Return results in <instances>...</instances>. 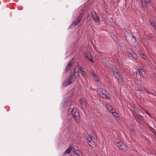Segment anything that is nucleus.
Segmentation results:
<instances>
[{
	"label": "nucleus",
	"mask_w": 156,
	"mask_h": 156,
	"mask_svg": "<svg viewBox=\"0 0 156 156\" xmlns=\"http://www.w3.org/2000/svg\"><path fill=\"white\" fill-rule=\"evenodd\" d=\"M96 90L102 98H105L107 100L110 99V98L106 95V91L105 90L101 88L98 89Z\"/></svg>",
	"instance_id": "obj_1"
},
{
	"label": "nucleus",
	"mask_w": 156,
	"mask_h": 156,
	"mask_svg": "<svg viewBox=\"0 0 156 156\" xmlns=\"http://www.w3.org/2000/svg\"><path fill=\"white\" fill-rule=\"evenodd\" d=\"M116 144L120 150L125 151H127L128 148L123 142L119 141L116 143Z\"/></svg>",
	"instance_id": "obj_2"
},
{
	"label": "nucleus",
	"mask_w": 156,
	"mask_h": 156,
	"mask_svg": "<svg viewBox=\"0 0 156 156\" xmlns=\"http://www.w3.org/2000/svg\"><path fill=\"white\" fill-rule=\"evenodd\" d=\"M72 115L74 117L75 119L77 122H78L79 119V114L78 111L75 108H73L71 111Z\"/></svg>",
	"instance_id": "obj_3"
},
{
	"label": "nucleus",
	"mask_w": 156,
	"mask_h": 156,
	"mask_svg": "<svg viewBox=\"0 0 156 156\" xmlns=\"http://www.w3.org/2000/svg\"><path fill=\"white\" fill-rule=\"evenodd\" d=\"M147 92L146 91H144L143 90H141L139 89L137 90H136V97L139 100H141L142 98V97L141 95V94L143 93L144 94L146 93Z\"/></svg>",
	"instance_id": "obj_4"
},
{
	"label": "nucleus",
	"mask_w": 156,
	"mask_h": 156,
	"mask_svg": "<svg viewBox=\"0 0 156 156\" xmlns=\"http://www.w3.org/2000/svg\"><path fill=\"white\" fill-rule=\"evenodd\" d=\"M73 79L70 76L67 78L64 82L63 85L64 86H68L73 81Z\"/></svg>",
	"instance_id": "obj_5"
},
{
	"label": "nucleus",
	"mask_w": 156,
	"mask_h": 156,
	"mask_svg": "<svg viewBox=\"0 0 156 156\" xmlns=\"http://www.w3.org/2000/svg\"><path fill=\"white\" fill-rule=\"evenodd\" d=\"M82 16H80L77 19L76 21L74 23H73L70 26V28H72L74 27L77 25L80 21H81L82 19Z\"/></svg>",
	"instance_id": "obj_6"
},
{
	"label": "nucleus",
	"mask_w": 156,
	"mask_h": 156,
	"mask_svg": "<svg viewBox=\"0 0 156 156\" xmlns=\"http://www.w3.org/2000/svg\"><path fill=\"white\" fill-rule=\"evenodd\" d=\"M73 63V59L71 60L67 64L66 67L65 69V73L69 71Z\"/></svg>",
	"instance_id": "obj_7"
},
{
	"label": "nucleus",
	"mask_w": 156,
	"mask_h": 156,
	"mask_svg": "<svg viewBox=\"0 0 156 156\" xmlns=\"http://www.w3.org/2000/svg\"><path fill=\"white\" fill-rule=\"evenodd\" d=\"M92 15L93 17V19L96 22L99 23L100 20L96 12H92Z\"/></svg>",
	"instance_id": "obj_8"
},
{
	"label": "nucleus",
	"mask_w": 156,
	"mask_h": 156,
	"mask_svg": "<svg viewBox=\"0 0 156 156\" xmlns=\"http://www.w3.org/2000/svg\"><path fill=\"white\" fill-rule=\"evenodd\" d=\"M113 73L114 76L117 79V78L121 77V75L119 72L118 70L116 69H115V70L113 71Z\"/></svg>",
	"instance_id": "obj_9"
},
{
	"label": "nucleus",
	"mask_w": 156,
	"mask_h": 156,
	"mask_svg": "<svg viewBox=\"0 0 156 156\" xmlns=\"http://www.w3.org/2000/svg\"><path fill=\"white\" fill-rule=\"evenodd\" d=\"M72 150V147L70 145L69 146V148L64 151L63 154H69Z\"/></svg>",
	"instance_id": "obj_10"
},
{
	"label": "nucleus",
	"mask_w": 156,
	"mask_h": 156,
	"mask_svg": "<svg viewBox=\"0 0 156 156\" xmlns=\"http://www.w3.org/2000/svg\"><path fill=\"white\" fill-rule=\"evenodd\" d=\"M106 107L108 110L111 113L114 110V109L112 108V107L109 105L107 104L106 105Z\"/></svg>",
	"instance_id": "obj_11"
},
{
	"label": "nucleus",
	"mask_w": 156,
	"mask_h": 156,
	"mask_svg": "<svg viewBox=\"0 0 156 156\" xmlns=\"http://www.w3.org/2000/svg\"><path fill=\"white\" fill-rule=\"evenodd\" d=\"M72 151L75 154L78 156H80V152L77 149L72 147Z\"/></svg>",
	"instance_id": "obj_12"
},
{
	"label": "nucleus",
	"mask_w": 156,
	"mask_h": 156,
	"mask_svg": "<svg viewBox=\"0 0 156 156\" xmlns=\"http://www.w3.org/2000/svg\"><path fill=\"white\" fill-rule=\"evenodd\" d=\"M138 72L141 76L142 77H144V70L142 69H139L138 70Z\"/></svg>",
	"instance_id": "obj_13"
},
{
	"label": "nucleus",
	"mask_w": 156,
	"mask_h": 156,
	"mask_svg": "<svg viewBox=\"0 0 156 156\" xmlns=\"http://www.w3.org/2000/svg\"><path fill=\"white\" fill-rule=\"evenodd\" d=\"M86 57L87 58L90 62H92L93 63L94 62L92 59V58L88 54H86Z\"/></svg>",
	"instance_id": "obj_14"
},
{
	"label": "nucleus",
	"mask_w": 156,
	"mask_h": 156,
	"mask_svg": "<svg viewBox=\"0 0 156 156\" xmlns=\"http://www.w3.org/2000/svg\"><path fill=\"white\" fill-rule=\"evenodd\" d=\"M75 69H76V68H75V69L73 72V75H72L70 76V77H71L72 78V79H75L76 78V76L75 75L76 74V72L75 71Z\"/></svg>",
	"instance_id": "obj_15"
},
{
	"label": "nucleus",
	"mask_w": 156,
	"mask_h": 156,
	"mask_svg": "<svg viewBox=\"0 0 156 156\" xmlns=\"http://www.w3.org/2000/svg\"><path fill=\"white\" fill-rule=\"evenodd\" d=\"M86 140L89 143H90L91 141L92 140V137L91 136L88 135L86 136Z\"/></svg>",
	"instance_id": "obj_16"
},
{
	"label": "nucleus",
	"mask_w": 156,
	"mask_h": 156,
	"mask_svg": "<svg viewBox=\"0 0 156 156\" xmlns=\"http://www.w3.org/2000/svg\"><path fill=\"white\" fill-rule=\"evenodd\" d=\"M117 79L119 82V84L120 85H122L123 84V81L121 77L119 78H117Z\"/></svg>",
	"instance_id": "obj_17"
},
{
	"label": "nucleus",
	"mask_w": 156,
	"mask_h": 156,
	"mask_svg": "<svg viewBox=\"0 0 156 156\" xmlns=\"http://www.w3.org/2000/svg\"><path fill=\"white\" fill-rule=\"evenodd\" d=\"M134 111H135V112H136L137 113H143L142 111L139 108H134Z\"/></svg>",
	"instance_id": "obj_18"
},
{
	"label": "nucleus",
	"mask_w": 156,
	"mask_h": 156,
	"mask_svg": "<svg viewBox=\"0 0 156 156\" xmlns=\"http://www.w3.org/2000/svg\"><path fill=\"white\" fill-rule=\"evenodd\" d=\"M113 114V115L115 117H118L119 115L117 113V112L115 111V110L114 109V111H113L112 112H111Z\"/></svg>",
	"instance_id": "obj_19"
},
{
	"label": "nucleus",
	"mask_w": 156,
	"mask_h": 156,
	"mask_svg": "<svg viewBox=\"0 0 156 156\" xmlns=\"http://www.w3.org/2000/svg\"><path fill=\"white\" fill-rule=\"evenodd\" d=\"M150 23L151 26L153 27L156 30V23L154 22H151V20H150Z\"/></svg>",
	"instance_id": "obj_20"
},
{
	"label": "nucleus",
	"mask_w": 156,
	"mask_h": 156,
	"mask_svg": "<svg viewBox=\"0 0 156 156\" xmlns=\"http://www.w3.org/2000/svg\"><path fill=\"white\" fill-rule=\"evenodd\" d=\"M149 129L150 130V131L153 133V134H154L155 135H156V132L154 130V129H153L152 127H149Z\"/></svg>",
	"instance_id": "obj_21"
},
{
	"label": "nucleus",
	"mask_w": 156,
	"mask_h": 156,
	"mask_svg": "<svg viewBox=\"0 0 156 156\" xmlns=\"http://www.w3.org/2000/svg\"><path fill=\"white\" fill-rule=\"evenodd\" d=\"M135 59H137V56L136 54L134 52L131 55Z\"/></svg>",
	"instance_id": "obj_22"
},
{
	"label": "nucleus",
	"mask_w": 156,
	"mask_h": 156,
	"mask_svg": "<svg viewBox=\"0 0 156 156\" xmlns=\"http://www.w3.org/2000/svg\"><path fill=\"white\" fill-rule=\"evenodd\" d=\"M127 51L129 54L131 55L134 52L131 49H128Z\"/></svg>",
	"instance_id": "obj_23"
},
{
	"label": "nucleus",
	"mask_w": 156,
	"mask_h": 156,
	"mask_svg": "<svg viewBox=\"0 0 156 156\" xmlns=\"http://www.w3.org/2000/svg\"><path fill=\"white\" fill-rule=\"evenodd\" d=\"M141 4L143 7H146V3L145 1H143L142 0H141Z\"/></svg>",
	"instance_id": "obj_24"
},
{
	"label": "nucleus",
	"mask_w": 156,
	"mask_h": 156,
	"mask_svg": "<svg viewBox=\"0 0 156 156\" xmlns=\"http://www.w3.org/2000/svg\"><path fill=\"white\" fill-rule=\"evenodd\" d=\"M82 75L84 77V78L85 79L86 77H87V74L86 72L85 73H81Z\"/></svg>",
	"instance_id": "obj_25"
},
{
	"label": "nucleus",
	"mask_w": 156,
	"mask_h": 156,
	"mask_svg": "<svg viewBox=\"0 0 156 156\" xmlns=\"http://www.w3.org/2000/svg\"><path fill=\"white\" fill-rule=\"evenodd\" d=\"M78 69L80 70L81 69H83L84 68L83 67L82 65H78Z\"/></svg>",
	"instance_id": "obj_26"
},
{
	"label": "nucleus",
	"mask_w": 156,
	"mask_h": 156,
	"mask_svg": "<svg viewBox=\"0 0 156 156\" xmlns=\"http://www.w3.org/2000/svg\"><path fill=\"white\" fill-rule=\"evenodd\" d=\"M141 56H142V58L143 59H144V60L147 59V56L144 54L143 55Z\"/></svg>",
	"instance_id": "obj_27"
},
{
	"label": "nucleus",
	"mask_w": 156,
	"mask_h": 156,
	"mask_svg": "<svg viewBox=\"0 0 156 156\" xmlns=\"http://www.w3.org/2000/svg\"><path fill=\"white\" fill-rule=\"evenodd\" d=\"M139 54L141 56L143 55L144 54L141 51H139Z\"/></svg>",
	"instance_id": "obj_28"
},
{
	"label": "nucleus",
	"mask_w": 156,
	"mask_h": 156,
	"mask_svg": "<svg viewBox=\"0 0 156 156\" xmlns=\"http://www.w3.org/2000/svg\"><path fill=\"white\" fill-rule=\"evenodd\" d=\"M80 71L81 73H85V72H86L85 69L84 68H83V69H81Z\"/></svg>",
	"instance_id": "obj_29"
},
{
	"label": "nucleus",
	"mask_w": 156,
	"mask_h": 156,
	"mask_svg": "<svg viewBox=\"0 0 156 156\" xmlns=\"http://www.w3.org/2000/svg\"><path fill=\"white\" fill-rule=\"evenodd\" d=\"M136 119L137 120V121L138 122H140V120L138 118V117H135Z\"/></svg>",
	"instance_id": "obj_30"
},
{
	"label": "nucleus",
	"mask_w": 156,
	"mask_h": 156,
	"mask_svg": "<svg viewBox=\"0 0 156 156\" xmlns=\"http://www.w3.org/2000/svg\"><path fill=\"white\" fill-rule=\"evenodd\" d=\"M145 112L146 113V114H147L148 115L150 116V113L148 111H145Z\"/></svg>",
	"instance_id": "obj_31"
},
{
	"label": "nucleus",
	"mask_w": 156,
	"mask_h": 156,
	"mask_svg": "<svg viewBox=\"0 0 156 156\" xmlns=\"http://www.w3.org/2000/svg\"><path fill=\"white\" fill-rule=\"evenodd\" d=\"M92 76L95 78L96 76V74L94 73H92Z\"/></svg>",
	"instance_id": "obj_32"
},
{
	"label": "nucleus",
	"mask_w": 156,
	"mask_h": 156,
	"mask_svg": "<svg viewBox=\"0 0 156 156\" xmlns=\"http://www.w3.org/2000/svg\"><path fill=\"white\" fill-rule=\"evenodd\" d=\"M101 16L102 18H103L105 19V15L104 14L102 13L101 14Z\"/></svg>",
	"instance_id": "obj_33"
},
{
	"label": "nucleus",
	"mask_w": 156,
	"mask_h": 156,
	"mask_svg": "<svg viewBox=\"0 0 156 156\" xmlns=\"http://www.w3.org/2000/svg\"><path fill=\"white\" fill-rule=\"evenodd\" d=\"M146 1L147 3H149L151 2V0H146Z\"/></svg>",
	"instance_id": "obj_34"
},
{
	"label": "nucleus",
	"mask_w": 156,
	"mask_h": 156,
	"mask_svg": "<svg viewBox=\"0 0 156 156\" xmlns=\"http://www.w3.org/2000/svg\"><path fill=\"white\" fill-rule=\"evenodd\" d=\"M84 101H82V100H81V101L80 102V104L81 105H82L84 104Z\"/></svg>",
	"instance_id": "obj_35"
},
{
	"label": "nucleus",
	"mask_w": 156,
	"mask_h": 156,
	"mask_svg": "<svg viewBox=\"0 0 156 156\" xmlns=\"http://www.w3.org/2000/svg\"><path fill=\"white\" fill-rule=\"evenodd\" d=\"M137 73V72H136V73H134V74H136Z\"/></svg>",
	"instance_id": "obj_36"
},
{
	"label": "nucleus",
	"mask_w": 156,
	"mask_h": 156,
	"mask_svg": "<svg viewBox=\"0 0 156 156\" xmlns=\"http://www.w3.org/2000/svg\"><path fill=\"white\" fill-rule=\"evenodd\" d=\"M137 73V72H136V73H134V74H136Z\"/></svg>",
	"instance_id": "obj_37"
},
{
	"label": "nucleus",
	"mask_w": 156,
	"mask_h": 156,
	"mask_svg": "<svg viewBox=\"0 0 156 156\" xmlns=\"http://www.w3.org/2000/svg\"><path fill=\"white\" fill-rule=\"evenodd\" d=\"M98 80H95V81H98Z\"/></svg>",
	"instance_id": "obj_38"
}]
</instances>
